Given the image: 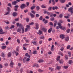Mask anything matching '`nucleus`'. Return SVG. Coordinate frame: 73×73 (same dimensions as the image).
<instances>
[{
  "label": "nucleus",
  "mask_w": 73,
  "mask_h": 73,
  "mask_svg": "<svg viewBox=\"0 0 73 73\" xmlns=\"http://www.w3.org/2000/svg\"><path fill=\"white\" fill-rule=\"evenodd\" d=\"M1 48L2 49H5L6 48H7V46H2Z\"/></svg>",
  "instance_id": "25"
},
{
  "label": "nucleus",
  "mask_w": 73,
  "mask_h": 73,
  "mask_svg": "<svg viewBox=\"0 0 73 73\" xmlns=\"http://www.w3.org/2000/svg\"><path fill=\"white\" fill-rule=\"evenodd\" d=\"M26 21H27V22H29V18H26Z\"/></svg>",
  "instance_id": "40"
},
{
  "label": "nucleus",
  "mask_w": 73,
  "mask_h": 73,
  "mask_svg": "<svg viewBox=\"0 0 73 73\" xmlns=\"http://www.w3.org/2000/svg\"><path fill=\"white\" fill-rule=\"evenodd\" d=\"M17 27H23V25L21 24H19V23H17Z\"/></svg>",
  "instance_id": "8"
},
{
  "label": "nucleus",
  "mask_w": 73,
  "mask_h": 73,
  "mask_svg": "<svg viewBox=\"0 0 73 73\" xmlns=\"http://www.w3.org/2000/svg\"><path fill=\"white\" fill-rule=\"evenodd\" d=\"M9 11H8L7 12V13H6L5 14H4L5 15H8V14H9Z\"/></svg>",
  "instance_id": "49"
},
{
  "label": "nucleus",
  "mask_w": 73,
  "mask_h": 73,
  "mask_svg": "<svg viewBox=\"0 0 73 73\" xmlns=\"http://www.w3.org/2000/svg\"><path fill=\"white\" fill-rule=\"evenodd\" d=\"M52 5H55V4H56V2H55V1H54V0H52Z\"/></svg>",
  "instance_id": "39"
},
{
  "label": "nucleus",
  "mask_w": 73,
  "mask_h": 73,
  "mask_svg": "<svg viewBox=\"0 0 73 73\" xmlns=\"http://www.w3.org/2000/svg\"><path fill=\"white\" fill-rule=\"evenodd\" d=\"M70 31V29H68L66 31V32H67V33H69Z\"/></svg>",
  "instance_id": "51"
},
{
  "label": "nucleus",
  "mask_w": 73,
  "mask_h": 73,
  "mask_svg": "<svg viewBox=\"0 0 73 73\" xmlns=\"http://www.w3.org/2000/svg\"><path fill=\"white\" fill-rule=\"evenodd\" d=\"M26 4L27 6H29V2H27Z\"/></svg>",
  "instance_id": "54"
},
{
  "label": "nucleus",
  "mask_w": 73,
  "mask_h": 73,
  "mask_svg": "<svg viewBox=\"0 0 73 73\" xmlns=\"http://www.w3.org/2000/svg\"><path fill=\"white\" fill-rule=\"evenodd\" d=\"M39 28V25L38 23H36L35 24V29L37 30Z\"/></svg>",
  "instance_id": "2"
},
{
  "label": "nucleus",
  "mask_w": 73,
  "mask_h": 73,
  "mask_svg": "<svg viewBox=\"0 0 73 73\" xmlns=\"http://www.w3.org/2000/svg\"><path fill=\"white\" fill-rule=\"evenodd\" d=\"M25 56H26V57H29V58H30L31 57V56L29 55V54H28V53H26L25 54Z\"/></svg>",
  "instance_id": "13"
},
{
  "label": "nucleus",
  "mask_w": 73,
  "mask_h": 73,
  "mask_svg": "<svg viewBox=\"0 0 73 73\" xmlns=\"http://www.w3.org/2000/svg\"><path fill=\"white\" fill-rule=\"evenodd\" d=\"M44 60H39L38 61V62L40 63L41 62H43Z\"/></svg>",
  "instance_id": "20"
},
{
  "label": "nucleus",
  "mask_w": 73,
  "mask_h": 73,
  "mask_svg": "<svg viewBox=\"0 0 73 73\" xmlns=\"http://www.w3.org/2000/svg\"><path fill=\"white\" fill-rule=\"evenodd\" d=\"M51 21H53L54 20V17H53L52 18H51L50 19Z\"/></svg>",
  "instance_id": "61"
},
{
  "label": "nucleus",
  "mask_w": 73,
  "mask_h": 73,
  "mask_svg": "<svg viewBox=\"0 0 73 73\" xmlns=\"http://www.w3.org/2000/svg\"><path fill=\"white\" fill-rule=\"evenodd\" d=\"M34 24V23L32 22L29 24V25H32Z\"/></svg>",
  "instance_id": "37"
},
{
  "label": "nucleus",
  "mask_w": 73,
  "mask_h": 73,
  "mask_svg": "<svg viewBox=\"0 0 73 73\" xmlns=\"http://www.w3.org/2000/svg\"><path fill=\"white\" fill-rule=\"evenodd\" d=\"M36 7V6H33L31 7V10H33L35 8V7Z\"/></svg>",
  "instance_id": "27"
},
{
  "label": "nucleus",
  "mask_w": 73,
  "mask_h": 73,
  "mask_svg": "<svg viewBox=\"0 0 73 73\" xmlns=\"http://www.w3.org/2000/svg\"><path fill=\"white\" fill-rule=\"evenodd\" d=\"M39 15L38 14H36V17H39Z\"/></svg>",
  "instance_id": "64"
},
{
  "label": "nucleus",
  "mask_w": 73,
  "mask_h": 73,
  "mask_svg": "<svg viewBox=\"0 0 73 73\" xmlns=\"http://www.w3.org/2000/svg\"><path fill=\"white\" fill-rule=\"evenodd\" d=\"M65 58L67 60H68V56H67L66 55H65Z\"/></svg>",
  "instance_id": "46"
},
{
  "label": "nucleus",
  "mask_w": 73,
  "mask_h": 73,
  "mask_svg": "<svg viewBox=\"0 0 73 73\" xmlns=\"http://www.w3.org/2000/svg\"><path fill=\"white\" fill-rule=\"evenodd\" d=\"M39 19L40 20H42V19H43L42 16H40Z\"/></svg>",
  "instance_id": "32"
},
{
  "label": "nucleus",
  "mask_w": 73,
  "mask_h": 73,
  "mask_svg": "<svg viewBox=\"0 0 73 73\" xmlns=\"http://www.w3.org/2000/svg\"><path fill=\"white\" fill-rule=\"evenodd\" d=\"M17 3V1H15L14 2H12V4H13V5H16Z\"/></svg>",
  "instance_id": "17"
},
{
  "label": "nucleus",
  "mask_w": 73,
  "mask_h": 73,
  "mask_svg": "<svg viewBox=\"0 0 73 73\" xmlns=\"http://www.w3.org/2000/svg\"><path fill=\"white\" fill-rule=\"evenodd\" d=\"M68 54H69V56H70H70H71V52H68Z\"/></svg>",
  "instance_id": "48"
},
{
  "label": "nucleus",
  "mask_w": 73,
  "mask_h": 73,
  "mask_svg": "<svg viewBox=\"0 0 73 73\" xmlns=\"http://www.w3.org/2000/svg\"><path fill=\"white\" fill-rule=\"evenodd\" d=\"M41 8H46V6H45L43 5H42L41 6Z\"/></svg>",
  "instance_id": "31"
},
{
  "label": "nucleus",
  "mask_w": 73,
  "mask_h": 73,
  "mask_svg": "<svg viewBox=\"0 0 73 73\" xmlns=\"http://www.w3.org/2000/svg\"><path fill=\"white\" fill-rule=\"evenodd\" d=\"M11 56H12V53L11 52H9L8 53V56L9 57H11Z\"/></svg>",
  "instance_id": "11"
},
{
  "label": "nucleus",
  "mask_w": 73,
  "mask_h": 73,
  "mask_svg": "<svg viewBox=\"0 0 73 73\" xmlns=\"http://www.w3.org/2000/svg\"><path fill=\"white\" fill-rule=\"evenodd\" d=\"M63 68H64V69H68V66H64L63 67Z\"/></svg>",
  "instance_id": "44"
},
{
  "label": "nucleus",
  "mask_w": 73,
  "mask_h": 73,
  "mask_svg": "<svg viewBox=\"0 0 73 73\" xmlns=\"http://www.w3.org/2000/svg\"><path fill=\"white\" fill-rule=\"evenodd\" d=\"M69 37L67 36L65 40L66 41H69Z\"/></svg>",
  "instance_id": "21"
},
{
  "label": "nucleus",
  "mask_w": 73,
  "mask_h": 73,
  "mask_svg": "<svg viewBox=\"0 0 73 73\" xmlns=\"http://www.w3.org/2000/svg\"><path fill=\"white\" fill-rule=\"evenodd\" d=\"M61 3H64L66 1V0H59Z\"/></svg>",
  "instance_id": "15"
},
{
  "label": "nucleus",
  "mask_w": 73,
  "mask_h": 73,
  "mask_svg": "<svg viewBox=\"0 0 73 73\" xmlns=\"http://www.w3.org/2000/svg\"><path fill=\"white\" fill-rule=\"evenodd\" d=\"M13 63L12 62V61H11L10 64V66H11V68H13Z\"/></svg>",
  "instance_id": "9"
},
{
  "label": "nucleus",
  "mask_w": 73,
  "mask_h": 73,
  "mask_svg": "<svg viewBox=\"0 0 73 73\" xmlns=\"http://www.w3.org/2000/svg\"><path fill=\"white\" fill-rule=\"evenodd\" d=\"M53 16V14L52 13L50 15V17H52Z\"/></svg>",
  "instance_id": "58"
},
{
  "label": "nucleus",
  "mask_w": 73,
  "mask_h": 73,
  "mask_svg": "<svg viewBox=\"0 0 73 73\" xmlns=\"http://www.w3.org/2000/svg\"><path fill=\"white\" fill-rule=\"evenodd\" d=\"M37 33L38 34V35H42V31L41 30H38V32H37Z\"/></svg>",
  "instance_id": "7"
},
{
  "label": "nucleus",
  "mask_w": 73,
  "mask_h": 73,
  "mask_svg": "<svg viewBox=\"0 0 73 73\" xmlns=\"http://www.w3.org/2000/svg\"><path fill=\"white\" fill-rule=\"evenodd\" d=\"M52 10V7H50L48 9V11H51Z\"/></svg>",
  "instance_id": "47"
},
{
  "label": "nucleus",
  "mask_w": 73,
  "mask_h": 73,
  "mask_svg": "<svg viewBox=\"0 0 73 73\" xmlns=\"http://www.w3.org/2000/svg\"><path fill=\"white\" fill-rule=\"evenodd\" d=\"M60 56H59L57 57V58L56 59V60L57 61H58V60H60Z\"/></svg>",
  "instance_id": "26"
},
{
  "label": "nucleus",
  "mask_w": 73,
  "mask_h": 73,
  "mask_svg": "<svg viewBox=\"0 0 73 73\" xmlns=\"http://www.w3.org/2000/svg\"><path fill=\"white\" fill-rule=\"evenodd\" d=\"M73 9V8L71 7L69 8L68 10V11H69V12H70V13H72V15L73 13V11L72 10Z\"/></svg>",
  "instance_id": "1"
},
{
  "label": "nucleus",
  "mask_w": 73,
  "mask_h": 73,
  "mask_svg": "<svg viewBox=\"0 0 73 73\" xmlns=\"http://www.w3.org/2000/svg\"><path fill=\"white\" fill-rule=\"evenodd\" d=\"M59 23H63V21L61 19L59 20Z\"/></svg>",
  "instance_id": "50"
},
{
  "label": "nucleus",
  "mask_w": 73,
  "mask_h": 73,
  "mask_svg": "<svg viewBox=\"0 0 73 73\" xmlns=\"http://www.w3.org/2000/svg\"><path fill=\"white\" fill-rule=\"evenodd\" d=\"M41 29L42 31H43L45 32H46V31H47L46 29L45 28H42Z\"/></svg>",
  "instance_id": "10"
},
{
  "label": "nucleus",
  "mask_w": 73,
  "mask_h": 73,
  "mask_svg": "<svg viewBox=\"0 0 73 73\" xmlns=\"http://www.w3.org/2000/svg\"><path fill=\"white\" fill-rule=\"evenodd\" d=\"M73 63V61H72V60H70L68 62V64H72Z\"/></svg>",
  "instance_id": "24"
},
{
  "label": "nucleus",
  "mask_w": 73,
  "mask_h": 73,
  "mask_svg": "<svg viewBox=\"0 0 73 73\" xmlns=\"http://www.w3.org/2000/svg\"><path fill=\"white\" fill-rule=\"evenodd\" d=\"M44 24H47V23H48V20H45L44 22Z\"/></svg>",
  "instance_id": "56"
},
{
  "label": "nucleus",
  "mask_w": 73,
  "mask_h": 73,
  "mask_svg": "<svg viewBox=\"0 0 73 73\" xmlns=\"http://www.w3.org/2000/svg\"><path fill=\"white\" fill-rule=\"evenodd\" d=\"M30 15L32 18H34V17H35V16H34V15L32 14L31 13H30Z\"/></svg>",
  "instance_id": "16"
},
{
  "label": "nucleus",
  "mask_w": 73,
  "mask_h": 73,
  "mask_svg": "<svg viewBox=\"0 0 73 73\" xmlns=\"http://www.w3.org/2000/svg\"><path fill=\"white\" fill-rule=\"evenodd\" d=\"M26 27H27L26 28L28 29L30 28V26L29 25H26Z\"/></svg>",
  "instance_id": "34"
},
{
  "label": "nucleus",
  "mask_w": 73,
  "mask_h": 73,
  "mask_svg": "<svg viewBox=\"0 0 73 73\" xmlns=\"http://www.w3.org/2000/svg\"><path fill=\"white\" fill-rule=\"evenodd\" d=\"M1 56H2V57H5V55H4V54L3 53H2Z\"/></svg>",
  "instance_id": "42"
},
{
  "label": "nucleus",
  "mask_w": 73,
  "mask_h": 73,
  "mask_svg": "<svg viewBox=\"0 0 73 73\" xmlns=\"http://www.w3.org/2000/svg\"><path fill=\"white\" fill-rule=\"evenodd\" d=\"M44 36H40L39 37V38L40 39H44Z\"/></svg>",
  "instance_id": "41"
},
{
  "label": "nucleus",
  "mask_w": 73,
  "mask_h": 73,
  "mask_svg": "<svg viewBox=\"0 0 73 73\" xmlns=\"http://www.w3.org/2000/svg\"><path fill=\"white\" fill-rule=\"evenodd\" d=\"M15 53L16 56H17V55H19V53L18 52L16 51L15 52Z\"/></svg>",
  "instance_id": "53"
},
{
  "label": "nucleus",
  "mask_w": 73,
  "mask_h": 73,
  "mask_svg": "<svg viewBox=\"0 0 73 73\" xmlns=\"http://www.w3.org/2000/svg\"><path fill=\"white\" fill-rule=\"evenodd\" d=\"M52 28H50L48 30V33H50L52 31Z\"/></svg>",
  "instance_id": "18"
},
{
  "label": "nucleus",
  "mask_w": 73,
  "mask_h": 73,
  "mask_svg": "<svg viewBox=\"0 0 73 73\" xmlns=\"http://www.w3.org/2000/svg\"><path fill=\"white\" fill-rule=\"evenodd\" d=\"M26 59H27V57H25L23 60V61L24 62H25V61H26Z\"/></svg>",
  "instance_id": "22"
},
{
  "label": "nucleus",
  "mask_w": 73,
  "mask_h": 73,
  "mask_svg": "<svg viewBox=\"0 0 73 73\" xmlns=\"http://www.w3.org/2000/svg\"><path fill=\"white\" fill-rule=\"evenodd\" d=\"M30 61V58H27L26 59L27 61Z\"/></svg>",
  "instance_id": "60"
},
{
  "label": "nucleus",
  "mask_w": 73,
  "mask_h": 73,
  "mask_svg": "<svg viewBox=\"0 0 73 73\" xmlns=\"http://www.w3.org/2000/svg\"><path fill=\"white\" fill-rule=\"evenodd\" d=\"M49 25H51L52 26H53V23L51 22H50L49 23Z\"/></svg>",
  "instance_id": "33"
},
{
  "label": "nucleus",
  "mask_w": 73,
  "mask_h": 73,
  "mask_svg": "<svg viewBox=\"0 0 73 73\" xmlns=\"http://www.w3.org/2000/svg\"><path fill=\"white\" fill-rule=\"evenodd\" d=\"M52 52L50 51V52H48V54H52Z\"/></svg>",
  "instance_id": "63"
},
{
  "label": "nucleus",
  "mask_w": 73,
  "mask_h": 73,
  "mask_svg": "<svg viewBox=\"0 0 73 73\" xmlns=\"http://www.w3.org/2000/svg\"><path fill=\"white\" fill-rule=\"evenodd\" d=\"M60 38L61 39H64L65 38V35L63 34H61L60 35Z\"/></svg>",
  "instance_id": "3"
},
{
  "label": "nucleus",
  "mask_w": 73,
  "mask_h": 73,
  "mask_svg": "<svg viewBox=\"0 0 73 73\" xmlns=\"http://www.w3.org/2000/svg\"><path fill=\"white\" fill-rule=\"evenodd\" d=\"M64 48L63 47H62L61 48H60V50H61V51H62L63 50H64Z\"/></svg>",
  "instance_id": "59"
},
{
  "label": "nucleus",
  "mask_w": 73,
  "mask_h": 73,
  "mask_svg": "<svg viewBox=\"0 0 73 73\" xmlns=\"http://www.w3.org/2000/svg\"><path fill=\"white\" fill-rule=\"evenodd\" d=\"M3 29H2L0 28V34L1 35H3V34H4L5 33V32L3 31Z\"/></svg>",
  "instance_id": "5"
},
{
  "label": "nucleus",
  "mask_w": 73,
  "mask_h": 73,
  "mask_svg": "<svg viewBox=\"0 0 73 73\" xmlns=\"http://www.w3.org/2000/svg\"><path fill=\"white\" fill-rule=\"evenodd\" d=\"M7 11L10 12L11 11V8L10 7H8L7 9Z\"/></svg>",
  "instance_id": "19"
},
{
  "label": "nucleus",
  "mask_w": 73,
  "mask_h": 73,
  "mask_svg": "<svg viewBox=\"0 0 73 73\" xmlns=\"http://www.w3.org/2000/svg\"><path fill=\"white\" fill-rule=\"evenodd\" d=\"M32 13H33V14H35L36 13V12L35 11H34L33 10L31 11Z\"/></svg>",
  "instance_id": "55"
},
{
  "label": "nucleus",
  "mask_w": 73,
  "mask_h": 73,
  "mask_svg": "<svg viewBox=\"0 0 73 73\" xmlns=\"http://www.w3.org/2000/svg\"><path fill=\"white\" fill-rule=\"evenodd\" d=\"M58 25L59 28H62V26H61V24L60 23H58Z\"/></svg>",
  "instance_id": "12"
},
{
  "label": "nucleus",
  "mask_w": 73,
  "mask_h": 73,
  "mask_svg": "<svg viewBox=\"0 0 73 73\" xmlns=\"http://www.w3.org/2000/svg\"><path fill=\"white\" fill-rule=\"evenodd\" d=\"M17 13L16 12H14L13 14V16H17Z\"/></svg>",
  "instance_id": "14"
},
{
  "label": "nucleus",
  "mask_w": 73,
  "mask_h": 73,
  "mask_svg": "<svg viewBox=\"0 0 73 73\" xmlns=\"http://www.w3.org/2000/svg\"><path fill=\"white\" fill-rule=\"evenodd\" d=\"M19 47L17 46L16 48V50L17 51H19Z\"/></svg>",
  "instance_id": "52"
},
{
  "label": "nucleus",
  "mask_w": 73,
  "mask_h": 73,
  "mask_svg": "<svg viewBox=\"0 0 73 73\" xmlns=\"http://www.w3.org/2000/svg\"><path fill=\"white\" fill-rule=\"evenodd\" d=\"M17 41L18 44H20V39H17Z\"/></svg>",
  "instance_id": "30"
},
{
  "label": "nucleus",
  "mask_w": 73,
  "mask_h": 73,
  "mask_svg": "<svg viewBox=\"0 0 73 73\" xmlns=\"http://www.w3.org/2000/svg\"><path fill=\"white\" fill-rule=\"evenodd\" d=\"M32 44H33L34 45H37V41H32L31 42Z\"/></svg>",
  "instance_id": "6"
},
{
  "label": "nucleus",
  "mask_w": 73,
  "mask_h": 73,
  "mask_svg": "<svg viewBox=\"0 0 73 73\" xmlns=\"http://www.w3.org/2000/svg\"><path fill=\"white\" fill-rule=\"evenodd\" d=\"M36 9L37 11H38L40 9V7L39 6H37L36 7Z\"/></svg>",
  "instance_id": "38"
},
{
  "label": "nucleus",
  "mask_w": 73,
  "mask_h": 73,
  "mask_svg": "<svg viewBox=\"0 0 73 73\" xmlns=\"http://www.w3.org/2000/svg\"><path fill=\"white\" fill-rule=\"evenodd\" d=\"M25 7V5L24 3L22 4L20 6L21 9H23Z\"/></svg>",
  "instance_id": "4"
},
{
  "label": "nucleus",
  "mask_w": 73,
  "mask_h": 73,
  "mask_svg": "<svg viewBox=\"0 0 73 73\" xmlns=\"http://www.w3.org/2000/svg\"><path fill=\"white\" fill-rule=\"evenodd\" d=\"M70 48V45H68L67 46V49H69Z\"/></svg>",
  "instance_id": "57"
},
{
  "label": "nucleus",
  "mask_w": 73,
  "mask_h": 73,
  "mask_svg": "<svg viewBox=\"0 0 73 73\" xmlns=\"http://www.w3.org/2000/svg\"><path fill=\"white\" fill-rule=\"evenodd\" d=\"M63 62H64V61H63V60H59L60 64H62Z\"/></svg>",
  "instance_id": "29"
},
{
  "label": "nucleus",
  "mask_w": 73,
  "mask_h": 73,
  "mask_svg": "<svg viewBox=\"0 0 73 73\" xmlns=\"http://www.w3.org/2000/svg\"><path fill=\"white\" fill-rule=\"evenodd\" d=\"M37 53V51L36 50H35L33 52V54H36Z\"/></svg>",
  "instance_id": "23"
},
{
  "label": "nucleus",
  "mask_w": 73,
  "mask_h": 73,
  "mask_svg": "<svg viewBox=\"0 0 73 73\" xmlns=\"http://www.w3.org/2000/svg\"><path fill=\"white\" fill-rule=\"evenodd\" d=\"M14 27H15V26L13 25H12L11 27H10V29H12L13 28H14Z\"/></svg>",
  "instance_id": "45"
},
{
  "label": "nucleus",
  "mask_w": 73,
  "mask_h": 73,
  "mask_svg": "<svg viewBox=\"0 0 73 73\" xmlns=\"http://www.w3.org/2000/svg\"><path fill=\"white\" fill-rule=\"evenodd\" d=\"M60 68H61V67L59 66H58L56 67V69H57L58 70H60Z\"/></svg>",
  "instance_id": "35"
},
{
  "label": "nucleus",
  "mask_w": 73,
  "mask_h": 73,
  "mask_svg": "<svg viewBox=\"0 0 73 73\" xmlns=\"http://www.w3.org/2000/svg\"><path fill=\"white\" fill-rule=\"evenodd\" d=\"M24 28L23 27L22 28V33H24Z\"/></svg>",
  "instance_id": "43"
},
{
  "label": "nucleus",
  "mask_w": 73,
  "mask_h": 73,
  "mask_svg": "<svg viewBox=\"0 0 73 73\" xmlns=\"http://www.w3.org/2000/svg\"><path fill=\"white\" fill-rule=\"evenodd\" d=\"M21 31V29H20L19 28L17 29V32H20Z\"/></svg>",
  "instance_id": "36"
},
{
  "label": "nucleus",
  "mask_w": 73,
  "mask_h": 73,
  "mask_svg": "<svg viewBox=\"0 0 73 73\" xmlns=\"http://www.w3.org/2000/svg\"><path fill=\"white\" fill-rule=\"evenodd\" d=\"M59 17L60 18H62V14H61L60 15H59Z\"/></svg>",
  "instance_id": "62"
},
{
  "label": "nucleus",
  "mask_w": 73,
  "mask_h": 73,
  "mask_svg": "<svg viewBox=\"0 0 73 73\" xmlns=\"http://www.w3.org/2000/svg\"><path fill=\"white\" fill-rule=\"evenodd\" d=\"M61 29H62L64 31H65L66 29V28L65 27H62Z\"/></svg>",
  "instance_id": "28"
}]
</instances>
